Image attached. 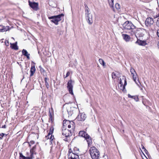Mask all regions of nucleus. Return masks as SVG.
<instances>
[{
  "label": "nucleus",
  "mask_w": 159,
  "mask_h": 159,
  "mask_svg": "<svg viewBox=\"0 0 159 159\" xmlns=\"http://www.w3.org/2000/svg\"><path fill=\"white\" fill-rule=\"evenodd\" d=\"M142 29L140 28H136L134 35L136 36L137 39L138 37H143L144 35V34L142 32Z\"/></svg>",
  "instance_id": "7"
},
{
  "label": "nucleus",
  "mask_w": 159,
  "mask_h": 159,
  "mask_svg": "<svg viewBox=\"0 0 159 159\" xmlns=\"http://www.w3.org/2000/svg\"><path fill=\"white\" fill-rule=\"evenodd\" d=\"M86 118L85 114L84 113H82L78 115L76 119L79 121H84Z\"/></svg>",
  "instance_id": "9"
},
{
  "label": "nucleus",
  "mask_w": 159,
  "mask_h": 159,
  "mask_svg": "<svg viewBox=\"0 0 159 159\" xmlns=\"http://www.w3.org/2000/svg\"><path fill=\"white\" fill-rule=\"evenodd\" d=\"M51 135L50 136V138H49V139H50L51 141H52L54 139V136H52V134H51Z\"/></svg>",
  "instance_id": "38"
},
{
  "label": "nucleus",
  "mask_w": 159,
  "mask_h": 159,
  "mask_svg": "<svg viewBox=\"0 0 159 159\" xmlns=\"http://www.w3.org/2000/svg\"><path fill=\"white\" fill-rule=\"evenodd\" d=\"M154 23L153 19L152 17L147 18L145 21V25L148 27H150Z\"/></svg>",
  "instance_id": "8"
},
{
  "label": "nucleus",
  "mask_w": 159,
  "mask_h": 159,
  "mask_svg": "<svg viewBox=\"0 0 159 159\" xmlns=\"http://www.w3.org/2000/svg\"><path fill=\"white\" fill-rule=\"evenodd\" d=\"M74 83V81L70 80L68 82L67 84V88L69 92V93L72 95H74V93L73 91V85Z\"/></svg>",
  "instance_id": "5"
},
{
  "label": "nucleus",
  "mask_w": 159,
  "mask_h": 159,
  "mask_svg": "<svg viewBox=\"0 0 159 159\" xmlns=\"http://www.w3.org/2000/svg\"><path fill=\"white\" fill-rule=\"evenodd\" d=\"M73 152L78 154L79 152V149L76 147H75L73 149Z\"/></svg>",
  "instance_id": "27"
},
{
  "label": "nucleus",
  "mask_w": 159,
  "mask_h": 159,
  "mask_svg": "<svg viewBox=\"0 0 159 159\" xmlns=\"http://www.w3.org/2000/svg\"><path fill=\"white\" fill-rule=\"evenodd\" d=\"M99 61L102 65H103V66H105V63L102 59L101 58L99 59Z\"/></svg>",
  "instance_id": "29"
},
{
  "label": "nucleus",
  "mask_w": 159,
  "mask_h": 159,
  "mask_svg": "<svg viewBox=\"0 0 159 159\" xmlns=\"http://www.w3.org/2000/svg\"><path fill=\"white\" fill-rule=\"evenodd\" d=\"M89 153L93 159H98L100 156V152L95 147H91L89 150Z\"/></svg>",
  "instance_id": "2"
},
{
  "label": "nucleus",
  "mask_w": 159,
  "mask_h": 159,
  "mask_svg": "<svg viewBox=\"0 0 159 159\" xmlns=\"http://www.w3.org/2000/svg\"><path fill=\"white\" fill-rule=\"evenodd\" d=\"M128 98L134 99L137 102L139 100L138 97L136 96H131L129 94L128 95Z\"/></svg>",
  "instance_id": "22"
},
{
  "label": "nucleus",
  "mask_w": 159,
  "mask_h": 159,
  "mask_svg": "<svg viewBox=\"0 0 159 159\" xmlns=\"http://www.w3.org/2000/svg\"><path fill=\"white\" fill-rule=\"evenodd\" d=\"M68 152V155H70L71 154V153H73V151H72V150L71 149H70L69 150Z\"/></svg>",
  "instance_id": "39"
},
{
  "label": "nucleus",
  "mask_w": 159,
  "mask_h": 159,
  "mask_svg": "<svg viewBox=\"0 0 159 159\" xmlns=\"http://www.w3.org/2000/svg\"><path fill=\"white\" fill-rule=\"evenodd\" d=\"M6 128V125H4L2 126V128Z\"/></svg>",
  "instance_id": "50"
},
{
  "label": "nucleus",
  "mask_w": 159,
  "mask_h": 159,
  "mask_svg": "<svg viewBox=\"0 0 159 159\" xmlns=\"http://www.w3.org/2000/svg\"><path fill=\"white\" fill-rule=\"evenodd\" d=\"M35 149H36V146H34L33 147V148H32V149H31L30 150H35Z\"/></svg>",
  "instance_id": "46"
},
{
  "label": "nucleus",
  "mask_w": 159,
  "mask_h": 159,
  "mask_svg": "<svg viewBox=\"0 0 159 159\" xmlns=\"http://www.w3.org/2000/svg\"><path fill=\"white\" fill-rule=\"evenodd\" d=\"M67 139L66 138L65 139H64L63 140L65 141H67V139Z\"/></svg>",
  "instance_id": "53"
},
{
  "label": "nucleus",
  "mask_w": 159,
  "mask_h": 159,
  "mask_svg": "<svg viewBox=\"0 0 159 159\" xmlns=\"http://www.w3.org/2000/svg\"><path fill=\"white\" fill-rule=\"evenodd\" d=\"M84 6H85V7H86V8H87L88 9V7L87 6V5H86V4H84Z\"/></svg>",
  "instance_id": "52"
},
{
  "label": "nucleus",
  "mask_w": 159,
  "mask_h": 159,
  "mask_svg": "<svg viewBox=\"0 0 159 159\" xmlns=\"http://www.w3.org/2000/svg\"><path fill=\"white\" fill-rule=\"evenodd\" d=\"M122 80H123L125 81L124 84H123V83L122 82V80L121 79H120V80L119 84L120 85V86L122 87V90H123L125 89V86L127 85V81H126V79L125 77H123L122 78Z\"/></svg>",
  "instance_id": "13"
},
{
  "label": "nucleus",
  "mask_w": 159,
  "mask_h": 159,
  "mask_svg": "<svg viewBox=\"0 0 159 159\" xmlns=\"http://www.w3.org/2000/svg\"><path fill=\"white\" fill-rule=\"evenodd\" d=\"M131 74L132 75V77H133V79L134 81L135 82L136 77L137 76V74L136 73V72H134V73H131Z\"/></svg>",
  "instance_id": "28"
},
{
  "label": "nucleus",
  "mask_w": 159,
  "mask_h": 159,
  "mask_svg": "<svg viewBox=\"0 0 159 159\" xmlns=\"http://www.w3.org/2000/svg\"><path fill=\"white\" fill-rule=\"evenodd\" d=\"M17 42H16L15 43H10V44L11 45L10 47L13 49L15 50H17L18 49V47L17 45Z\"/></svg>",
  "instance_id": "16"
},
{
  "label": "nucleus",
  "mask_w": 159,
  "mask_h": 159,
  "mask_svg": "<svg viewBox=\"0 0 159 159\" xmlns=\"http://www.w3.org/2000/svg\"><path fill=\"white\" fill-rule=\"evenodd\" d=\"M157 34L158 36L159 37V29L157 30Z\"/></svg>",
  "instance_id": "47"
},
{
  "label": "nucleus",
  "mask_w": 159,
  "mask_h": 159,
  "mask_svg": "<svg viewBox=\"0 0 159 159\" xmlns=\"http://www.w3.org/2000/svg\"><path fill=\"white\" fill-rule=\"evenodd\" d=\"M108 2L109 3V4L110 6V7L112 8L113 10L114 11H115V9L113 8V2H114V0H108Z\"/></svg>",
  "instance_id": "23"
},
{
  "label": "nucleus",
  "mask_w": 159,
  "mask_h": 159,
  "mask_svg": "<svg viewBox=\"0 0 159 159\" xmlns=\"http://www.w3.org/2000/svg\"><path fill=\"white\" fill-rule=\"evenodd\" d=\"M48 80H49V79L48 78H47V77H45L44 78V81L45 82L46 86V87L47 88V89H48L49 88V85L47 81Z\"/></svg>",
  "instance_id": "25"
},
{
  "label": "nucleus",
  "mask_w": 159,
  "mask_h": 159,
  "mask_svg": "<svg viewBox=\"0 0 159 159\" xmlns=\"http://www.w3.org/2000/svg\"><path fill=\"white\" fill-rule=\"evenodd\" d=\"M20 159H31L29 157H25L21 153H20Z\"/></svg>",
  "instance_id": "24"
},
{
  "label": "nucleus",
  "mask_w": 159,
  "mask_h": 159,
  "mask_svg": "<svg viewBox=\"0 0 159 159\" xmlns=\"http://www.w3.org/2000/svg\"><path fill=\"white\" fill-rule=\"evenodd\" d=\"M66 124V125L67 126L68 128L70 129L71 128V129H69V131L73 133L75 129V124L73 121H70L69 120H64V125Z\"/></svg>",
  "instance_id": "4"
},
{
  "label": "nucleus",
  "mask_w": 159,
  "mask_h": 159,
  "mask_svg": "<svg viewBox=\"0 0 159 159\" xmlns=\"http://www.w3.org/2000/svg\"><path fill=\"white\" fill-rule=\"evenodd\" d=\"M64 15L63 14H61L57 16H54L48 17V18L49 20H51V21L54 23L56 25L58 24V22L61 20V17L63 16Z\"/></svg>",
  "instance_id": "3"
},
{
  "label": "nucleus",
  "mask_w": 159,
  "mask_h": 159,
  "mask_svg": "<svg viewBox=\"0 0 159 159\" xmlns=\"http://www.w3.org/2000/svg\"><path fill=\"white\" fill-rule=\"evenodd\" d=\"M123 30H127L128 33L132 36L134 35L136 30V27L131 21L127 20L123 25Z\"/></svg>",
  "instance_id": "1"
},
{
  "label": "nucleus",
  "mask_w": 159,
  "mask_h": 159,
  "mask_svg": "<svg viewBox=\"0 0 159 159\" xmlns=\"http://www.w3.org/2000/svg\"><path fill=\"white\" fill-rule=\"evenodd\" d=\"M122 36L123 39L126 42H129L130 40V38L128 35L125 34H122Z\"/></svg>",
  "instance_id": "18"
},
{
  "label": "nucleus",
  "mask_w": 159,
  "mask_h": 159,
  "mask_svg": "<svg viewBox=\"0 0 159 159\" xmlns=\"http://www.w3.org/2000/svg\"><path fill=\"white\" fill-rule=\"evenodd\" d=\"M85 139L86 140L87 142L88 143V147L90 146L92 142V139L90 136L88 135L86 137Z\"/></svg>",
  "instance_id": "15"
},
{
  "label": "nucleus",
  "mask_w": 159,
  "mask_h": 159,
  "mask_svg": "<svg viewBox=\"0 0 159 159\" xmlns=\"http://www.w3.org/2000/svg\"><path fill=\"white\" fill-rule=\"evenodd\" d=\"M9 26H3L0 25V32H4L6 31L9 30Z\"/></svg>",
  "instance_id": "14"
},
{
  "label": "nucleus",
  "mask_w": 159,
  "mask_h": 159,
  "mask_svg": "<svg viewBox=\"0 0 159 159\" xmlns=\"http://www.w3.org/2000/svg\"><path fill=\"white\" fill-rule=\"evenodd\" d=\"M79 136L83 137L84 138L88 135L84 131H80L79 132Z\"/></svg>",
  "instance_id": "21"
},
{
  "label": "nucleus",
  "mask_w": 159,
  "mask_h": 159,
  "mask_svg": "<svg viewBox=\"0 0 159 159\" xmlns=\"http://www.w3.org/2000/svg\"><path fill=\"white\" fill-rule=\"evenodd\" d=\"M30 6L35 11H37L39 9V3L35 2H31L30 0L28 1Z\"/></svg>",
  "instance_id": "6"
},
{
  "label": "nucleus",
  "mask_w": 159,
  "mask_h": 159,
  "mask_svg": "<svg viewBox=\"0 0 159 159\" xmlns=\"http://www.w3.org/2000/svg\"><path fill=\"white\" fill-rule=\"evenodd\" d=\"M70 74V72H69V71L67 72V73H66V77H67Z\"/></svg>",
  "instance_id": "43"
},
{
  "label": "nucleus",
  "mask_w": 159,
  "mask_h": 159,
  "mask_svg": "<svg viewBox=\"0 0 159 159\" xmlns=\"http://www.w3.org/2000/svg\"><path fill=\"white\" fill-rule=\"evenodd\" d=\"M87 12H86L85 13L86 16L88 15V14H91L90 13H89V11L88 10V9H87Z\"/></svg>",
  "instance_id": "42"
},
{
  "label": "nucleus",
  "mask_w": 159,
  "mask_h": 159,
  "mask_svg": "<svg viewBox=\"0 0 159 159\" xmlns=\"http://www.w3.org/2000/svg\"><path fill=\"white\" fill-rule=\"evenodd\" d=\"M51 135H49V136H48V134L46 136V139H49V138H50V136Z\"/></svg>",
  "instance_id": "45"
},
{
  "label": "nucleus",
  "mask_w": 159,
  "mask_h": 159,
  "mask_svg": "<svg viewBox=\"0 0 159 159\" xmlns=\"http://www.w3.org/2000/svg\"><path fill=\"white\" fill-rule=\"evenodd\" d=\"M36 70V69L35 68V66L34 65H31V67L30 70V77L32 76L33 75L34 73L35 72Z\"/></svg>",
  "instance_id": "17"
},
{
  "label": "nucleus",
  "mask_w": 159,
  "mask_h": 159,
  "mask_svg": "<svg viewBox=\"0 0 159 159\" xmlns=\"http://www.w3.org/2000/svg\"><path fill=\"white\" fill-rule=\"evenodd\" d=\"M5 45L7 46H9V42L8 40H6L5 41Z\"/></svg>",
  "instance_id": "35"
},
{
  "label": "nucleus",
  "mask_w": 159,
  "mask_h": 159,
  "mask_svg": "<svg viewBox=\"0 0 159 159\" xmlns=\"http://www.w3.org/2000/svg\"><path fill=\"white\" fill-rule=\"evenodd\" d=\"M112 77L113 79H115L117 77L116 74L114 72H113L112 73Z\"/></svg>",
  "instance_id": "31"
},
{
  "label": "nucleus",
  "mask_w": 159,
  "mask_h": 159,
  "mask_svg": "<svg viewBox=\"0 0 159 159\" xmlns=\"http://www.w3.org/2000/svg\"><path fill=\"white\" fill-rule=\"evenodd\" d=\"M72 132L71 131H69V129H67V130H65L63 131L62 132V135L63 136H65L66 137H68L71 136L72 134Z\"/></svg>",
  "instance_id": "12"
},
{
  "label": "nucleus",
  "mask_w": 159,
  "mask_h": 159,
  "mask_svg": "<svg viewBox=\"0 0 159 159\" xmlns=\"http://www.w3.org/2000/svg\"><path fill=\"white\" fill-rule=\"evenodd\" d=\"M39 68L40 69V71L41 73H44L45 72V70L41 66H39Z\"/></svg>",
  "instance_id": "33"
},
{
  "label": "nucleus",
  "mask_w": 159,
  "mask_h": 159,
  "mask_svg": "<svg viewBox=\"0 0 159 159\" xmlns=\"http://www.w3.org/2000/svg\"><path fill=\"white\" fill-rule=\"evenodd\" d=\"M22 53L24 55L27 57V59H30V54L28 53V52L26 50L23 49L22 51Z\"/></svg>",
  "instance_id": "19"
},
{
  "label": "nucleus",
  "mask_w": 159,
  "mask_h": 159,
  "mask_svg": "<svg viewBox=\"0 0 159 159\" xmlns=\"http://www.w3.org/2000/svg\"><path fill=\"white\" fill-rule=\"evenodd\" d=\"M86 9H85V11L86 12V11H87V9H88L87 8H86Z\"/></svg>",
  "instance_id": "55"
},
{
  "label": "nucleus",
  "mask_w": 159,
  "mask_h": 159,
  "mask_svg": "<svg viewBox=\"0 0 159 159\" xmlns=\"http://www.w3.org/2000/svg\"><path fill=\"white\" fill-rule=\"evenodd\" d=\"M70 155H68V157L69 159H73L75 158H76V156L77 157H79L78 154H76L75 153H71Z\"/></svg>",
  "instance_id": "20"
},
{
  "label": "nucleus",
  "mask_w": 159,
  "mask_h": 159,
  "mask_svg": "<svg viewBox=\"0 0 159 159\" xmlns=\"http://www.w3.org/2000/svg\"><path fill=\"white\" fill-rule=\"evenodd\" d=\"M34 155L33 154L30 153V156L29 157L31 159H33L34 157Z\"/></svg>",
  "instance_id": "40"
},
{
  "label": "nucleus",
  "mask_w": 159,
  "mask_h": 159,
  "mask_svg": "<svg viewBox=\"0 0 159 159\" xmlns=\"http://www.w3.org/2000/svg\"><path fill=\"white\" fill-rule=\"evenodd\" d=\"M130 72H131V73H134V72H136L134 70V69L132 68H131L130 70Z\"/></svg>",
  "instance_id": "37"
},
{
  "label": "nucleus",
  "mask_w": 159,
  "mask_h": 159,
  "mask_svg": "<svg viewBox=\"0 0 159 159\" xmlns=\"http://www.w3.org/2000/svg\"><path fill=\"white\" fill-rule=\"evenodd\" d=\"M49 117H52V115L50 111H49Z\"/></svg>",
  "instance_id": "44"
},
{
  "label": "nucleus",
  "mask_w": 159,
  "mask_h": 159,
  "mask_svg": "<svg viewBox=\"0 0 159 159\" xmlns=\"http://www.w3.org/2000/svg\"><path fill=\"white\" fill-rule=\"evenodd\" d=\"M158 18H159V14H158Z\"/></svg>",
  "instance_id": "56"
},
{
  "label": "nucleus",
  "mask_w": 159,
  "mask_h": 159,
  "mask_svg": "<svg viewBox=\"0 0 159 159\" xmlns=\"http://www.w3.org/2000/svg\"><path fill=\"white\" fill-rule=\"evenodd\" d=\"M6 135V136H7V134H5L3 133H1L0 134V140L1 139H3V137L4 136Z\"/></svg>",
  "instance_id": "30"
},
{
  "label": "nucleus",
  "mask_w": 159,
  "mask_h": 159,
  "mask_svg": "<svg viewBox=\"0 0 159 159\" xmlns=\"http://www.w3.org/2000/svg\"><path fill=\"white\" fill-rule=\"evenodd\" d=\"M30 143L31 144H33L34 143V142L33 141H30Z\"/></svg>",
  "instance_id": "51"
},
{
  "label": "nucleus",
  "mask_w": 159,
  "mask_h": 159,
  "mask_svg": "<svg viewBox=\"0 0 159 159\" xmlns=\"http://www.w3.org/2000/svg\"><path fill=\"white\" fill-rule=\"evenodd\" d=\"M67 126L66 125V124H64V121H63V126L62 127V132L63 131L65 130H67V129H66V127Z\"/></svg>",
  "instance_id": "34"
},
{
  "label": "nucleus",
  "mask_w": 159,
  "mask_h": 159,
  "mask_svg": "<svg viewBox=\"0 0 159 159\" xmlns=\"http://www.w3.org/2000/svg\"><path fill=\"white\" fill-rule=\"evenodd\" d=\"M157 46L158 47V48H159V41L158 42V44H157Z\"/></svg>",
  "instance_id": "54"
},
{
  "label": "nucleus",
  "mask_w": 159,
  "mask_h": 159,
  "mask_svg": "<svg viewBox=\"0 0 159 159\" xmlns=\"http://www.w3.org/2000/svg\"><path fill=\"white\" fill-rule=\"evenodd\" d=\"M52 119H53L52 116V117H49V122L51 121V123H52Z\"/></svg>",
  "instance_id": "41"
},
{
  "label": "nucleus",
  "mask_w": 159,
  "mask_h": 159,
  "mask_svg": "<svg viewBox=\"0 0 159 159\" xmlns=\"http://www.w3.org/2000/svg\"><path fill=\"white\" fill-rule=\"evenodd\" d=\"M86 19L87 22L90 25L92 24L93 22V16L92 14H88V15L86 16Z\"/></svg>",
  "instance_id": "11"
},
{
  "label": "nucleus",
  "mask_w": 159,
  "mask_h": 159,
  "mask_svg": "<svg viewBox=\"0 0 159 159\" xmlns=\"http://www.w3.org/2000/svg\"><path fill=\"white\" fill-rule=\"evenodd\" d=\"M141 147L142 149H143L145 150V149H146V148L142 144L141 145Z\"/></svg>",
  "instance_id": "49"
},
{
  "label": "nucleus",
  "mask_w": 159,
  "mask_h": 159,
  "mask_svg": "<svg viewBox=\"0 0 159 159\" xmlns=\"http://www.w3.org/2000/svg\"><path fill=\"white\" fill-rule=\"evenodd\" d=\"M136 44L141 46H145L148 44L146 40H142L137 38V41L135 42Z\"/></svg>",
  "instance_id": "10"
},
{
  "label": "nucleus",
  "mask_w": 159,
  "mask_h": 159,
  "mask_svg": "<svg viewBox=\"0 0 159 159\" xmlns=\"http://www.w3.org/2000/svg\"><path fill=\"white\" fill-rule=\"evenodd\" d=\"M54 129L53 126H52L50 127L49 132V133L48 134V136H49V135H51V134H52L53 132Z\"/></svg>",
  "instance_id": "26"
},
{
  "label": "nucleus",
  "mask_w": 159,
  "mask_h": 159,
  "mask_svg": "<svg viewBox=\"0 0 159 159\" xmlns=\"http://www.w3.org/2000/svg\"><path fill=\"white\" fill-rule=\"evenodd\" d=\"M30 153L33 154H36V153L35 151V150H30Z\"/></svg>",
  "instance_id": "36"
},
{
  "label": "nucleus",
  "mask_w": 159,
  "mask_h": 159,
  "mask_svg": "<svg viewBox=\"0 0 159 159\" xmlns=\"http://www.w3.org/2000/svg\"><path fill=\"white\" fill-rule=\"evenodd\" d=\"M144 151L146 154L148 153V151L146 149L144 150Z\"/></svg>",
  "instance_id": "48"
},
{
  "label": "nucleus",
  "mask_w": 159,
  "mask_h": 159,
  "mask_svg": "<svg viewBox=\"0 0 159 159\" xmlns=\"http://www.w3.org/2000/svg\"><path fill=\"white\" fill-rule=\"evenodd\" d=\"M115 8L117 10H119L120 9V5L119 4L117 3L116 4Z\"/></svg>",
  "instance_id": "32"
}]
</instances>
